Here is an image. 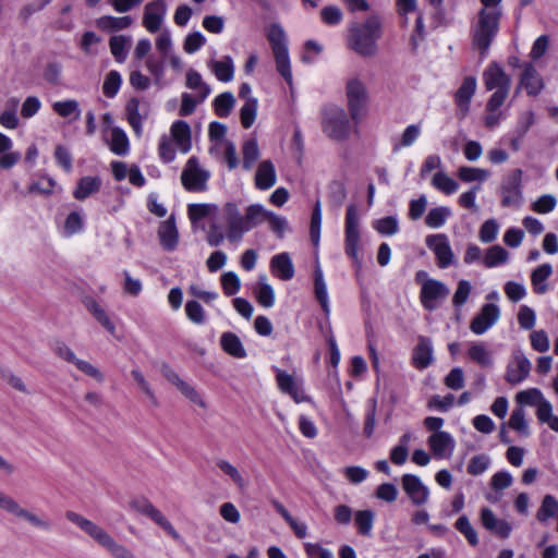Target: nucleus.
<instances>
[{
	"instance_id": "nucleus-53",
	"label": "nucleus",
	"mask_w": 558,
	"mask_h": 558,
	"mask_svg": "<svg viewBox=\"0 0 558 558\" xmlns=\"http://www.w3.org/2000/svg\"><path fill=\"white\" fill-rule=\"evenodd\" d=\"M235 99L232 93L226 92L218 95L214 100L215 112L221 118H226L230 114L234 107Z\"/></svg>"
},
{
	"instance_id": "nucleus-50",
	"label": "nucleus",
	"mask_w": 558,
	"mask_h": 558,
	"mask_svg": "<svg viewBox=\"0 0 558 558\" xmlns=\"http://www.w3.org/2000/svg\"><path fill=\"white\" fill-rule=\"evenodd\" d=\"M432 185L446 195L453 194L459 187L452 178L441 171L434 174Z\"/></svg>"
},
{
	"instance_id": "nucleus-28",
	"label": "nucleus",
	"mask_w": 558,
	"mask_h": 558,
	"mask_svg": "<svg viewBox=\"0 0 558 558\" xmlns=\"http://www.w3.org/2000/svg\"><path fill=\"white\" fill-rule=\"evenodd\" d=\"M270 268L274 276L281 280H290L294 276V267L288 253H281L271 258Z\"/></svg>"
},
{
	"instance_id": "nucleus-35",
	"label": "nucleus",
	"mask_w": 558,
	"mask_h": 558,
	"mask_svg": "<svg viewBox=\"0 0 558 558\" xmlns=\"http://www.w3.org/2000/svg\"><path fill=\"white\" fill-rule=\"evenodd\" d=\"M133 23L130 16L104 15L96 20V26L104 32H117L128 28Z\"/></svg>"
},
{
	"instance_id": "nucleus-49",
	"label": "nucleus",
	"mask_w": 558,
	"mask_h": 558,
	"mask_svg": "<svg viewBox=\"0 0 558 558\" xmlns=\"http://www.w3.org/2000/svg\"><path fill=\"white\" fill-rule=\"evenodd\" d=\"M450 215L451 210L448 207L439 206L432 208L425 217V225L429 228H440Z\"/></svg>"
},
{
	"instance_id": "nucleus-26",
	"label": "nucleus",
	"mask_w": 558,
	"mask_h": 558,
	"mask_svg": "<svg viewBox=\"0 0 558 558\" xmlns=\"http://www.w3.org/2000/svg\"><path fill=\"white\" fill-rule=\"evenodd\" d=\"M360 241V215L356 205L350 204L345 213V243L357 244Z\"/></svg>"
},
{
	"instance_id": "nucleus-2",
	"label": "nucleus",
	"mask_w": 558,
	"mask_h": 558,
	"mask_svg": "<svg viewBox=\"0 0 558 558\" xmlns=\"http://www.w3.org/2000/svg\"><path fill=\"white\" fill-rule=\"evenodd\" d=\"M500 15L499 9H481L471 24L472 48L478 52L481 60L487 57L489 48L498 34Z\"/></svg>"
},
{
	"instance_id": "nucleus-15",
	"label": "nucleus",
	"mask_w": 558,
	"mask_h": 558,
	"mask_svg": "<svg viewBox=\"0 0 558 558\" xmlns=\"http://www.w3.org/2000/svg\"><path fill=\"white\" fill-rule=\"evenodd\" d=\"M500 315V307L497 304L485 303L471 320L470 330L477 336L484 335L497 324Z\"/></svg>"
},
{
	"instance_id": "nucleus-27",
	"label": "nucleus",
	"mask_w": 558,
	"mask_h": 558,
	"mask_svg": "<svg viewBox=\"0 0 558 558\" xmlns=\"http://www.w3.org/2000/svg\"><path fill=\"white\" fill-rule=\"evenodd\" d=\"M314 293H315V298L319 302L323 311L326 314H329L330 303H329L327 284H326L325 278H324L323 269H322L318 260L316 262L315 270H314Z\"/></svg>"
},
{
	"instance_id": "nucleus-19",
	"label": "nucleus",
	"mask_w": 558,
	"mask_h": 558,
	"mask_svg": "<svg viewBox=\"0 0 558 558\" xmlns=\"http://www.w3.org/2000/svg\"><path fill=\"white\" fill-rule=\"evenodd\" d=\"M530 372L531 362L522 352H517L508 363L505 378L510 385H519L527 378Z\"/></svg>"
},
{
	"instance_id": "nucleus-9",
	"label": "nucleus",
	"mask_w": 558,
	"mask_h": 558,
	"mask_svg": "<svg viewBox=\"0 0 558 558\" xmlns=\"http://www.w3.org/2000/svg\"><path fill=\"white\" fill-rule=\"evenodd\" d=\"M0 509L9 514L27 522L31 526L48 532L51 530L50 520L44 515L38 514L22 507L20 502L13 497L0 492Z\"/></svg>"
},
{
	"instance_id": "nucleus-55",
	"label": "nucleus",
	"mask_w": 558,
	"mask_h": 558,
	"mask_svg": "<svg viewBox=\"0 0 558 558\" xmlns=\"http://www.w3.org/2000/svg\"><path fill=\"white\" fill-rule=\"evenodd\" d=\"M257 113V99L256 98H247L245 104L242 106L240 110V119L241 124L244 129H250L256 119Z\"/></svg>"
},
{
	"instance_id": "nucleus-34",
	"label": "nucleus",
	"mask_w": 558,
	"mask_h": 558,
	"mask_svg": "<svg viewBox=\"0 0 558 558\" xmlns=\"http://www.w3.org/2000/svg\"><path fill=\"white\" fill-rule=\"evenodd\" d=\"M209 68L220 82H230L234 75V64L231 57L226 56L221 60H211Z\"/></svg>"
},
{
	"instance_id": "nucleus-51",
	"label": "nucleus",
	"mask_w": 558,
	"mask_h": 558,
	"mask_svg": "<svg viewBox=\"0 0 558 558\" xmlns=\"http://www.w3.org/2000/svg\"><path fill=\"white\" fill-rule=\"evenodd\" d=\"M270 213L267 211L262 205L254 204L246 208L244 218L250 227L253 229L257 225L268 220Z\"/></svg>"
},
{
	"instance_id": "nucleus-1",
	"label": "nucleus",
	"mask_w": 558,
	"mask_h": 558,
	"mask_svg": "<svg viewBox=\"0 0 558 558\" xmlns=\"http://www.w3.org/2000/svg\"><path fill=\"white\" fill-rule=\"evenodd\" d=\"M383 34V24L377 15L368 16L364 22L350 25L347 46L361 57L369 58L377 53V41Z\"/></svg>"
},
{
	"instance_id": "nucleus-61",
	"label": "nucleus",
	"mask_w": 558,
	"mask_h": 558,
	"mask_svg": "<svg viewBox=\"0 0 558 558\" xmlns=\"http://www.w3.org/2000/svg\"><path fill=\"white\" fill-rule=\"evenodd\" d=\"M122 78L119 72L112 70L110 71L104 81L102 92L108 98H113L121 86Z\"/></svg>"
},
{
	"instance_id": "nucleus-36",
	"label": "nucleus",
	"mask_w": 558,
	"mask_h": 558,
	"mask_svg": "<svg viewBox=\"0 0 558 558\" xmlns=\"http://www.w3.org/2000/svg\"><path fill=\"white\" fill-rule=\"evenodd\" d=\"M413 438V433L407 432L400 437L399 442L391 448L389 457L393 464L403 465L407 462L409 457V445Z\"/></svg>"
},
{
	"instance_id": "nucleus-18",
	"label": "nucleus",
	"mask_w": 558,
	"mask_h": 558,
	"mask_svg": "<svg viewBox=\"0 0 558 558\" xmlns=\"http://www.w3.org/2000/svg\"><path fill=\"white\" fill-rule=\"evenodd\" d=\"M427 445L434 458L449 459L456 448V440L448 432H436L427 438Z\"/></svg>"
},
{
	"instance_id": "nucleus-8",
	"label": "nucleus",
	"mask_w": 558,
	"mask_h": 558,
	"mask_svg": "<svg viewBox=\"0 0 558 558\" xmlns=\"http://www.w3.org/2000/svg\"><path fill=\"white\" fill-rule=\"evenodd\" d=\"M416 280L421 283L420 300L423 307L429 312L437 310L449 294L448 287L441 281L428 278L425 271H418Z\"/></svg>"
},
{
	"instance_id": "nucleus-64",
	"label": "nucleus",
	"mask_w": 558,
	"mask_h": 558,
	"mask_svg": "<svg viewBox=\"0 0 558 558\" xmlns=\"http://www.w3.org/2000/svg\"><path fill=\"white\" fill-rule=\"evenodd\" d=\"M221 286L225 294L231 296L239 292L241 281L236 274L229 271L221 276Z\"/></svg>"
},
{
	"instance_id": "nucleus-45",
	"label": "nucleus",
	"mask_w": 558,
	"mask_h": 558,
	"mask_svg": "<svg viewBox=\"0 0 558 558\" xmlns=\"http://www.w3.org/2000/svg\"><path fill=\"white\" fill-rule=\"evenodd\" d=\"M457 174L461 181L470 183V182L486 181L489 178L490 172L488 170L482 169V168L463 166L458 169Z\"/></svg>"
},
{
	"instance_id": "nucleus-31",
	"label": "nucleus",
	"mask_w": 558,
	"mask_h": 558,
	"mask_svg": "<svg viewBox=\"0 0 558 558\" xmlns=\"http://www.w3.org/2000/svg\"><path fill=\"white\" fill-rule=\"evenodd\" d=\"M171 135L180 151L187 153L191 148V129L187 122L179 120L171 126Z\"/></svg>"
},
{
	"instance_id": "nucleus-59",
	"label": "nucleus",
	"mask_w": 558,
	"mask_h": 558,
	"mask_svg": "<svg viewBox=\"0 0 558 558\" xmlns=\"http://www.w3.org/2000/svg\"><path fill=\"white\" fill-rule=\"evenodd\" d=\"M328 197L330 202L340 207L347 198L345 184L340 180H333L328 185Z\"/></svg>"
},
{
	"instance_id": "nucleus-17",
	"label": "nucleus",
	"mask_w": 558,
	"mask_h": 558,
	"mask_svg": "<svg viewBox=\"0 0 558 558\" xmlns=\"http://www.w3.org/2000/svg\"><path fill=\"white\" fill-rule=\"evenodd\" d=\"M522 170L514 169L501 185V205L505 207L518 206L522 199L521 192Z\"/></svg>"
},
{
	"instance_id": "nucleus-43",
	"label": "nucleus",
	"mask_w": 558,
	"mask_h": 558,
	"mask_svg": "<svg viewBox=\"0 0 558 558\" xmlns=\"http://www.w3.org/2000/svg\"><path fill=\"white\" fill-rule=\"evenodd\" d=\"M52 110L62 118H72L73 120H77L81 117L80 105L75 99L56 101L52 104Z\"/></svg>"
},
{
	"instance_id": "nucleus-58",
	"label": "nucleus",
	"mask_w": 558,
	"mask_h": 558,
	"mask_svg": "<svg viewBox=\"0 0 558 558\" xmlns=\"http://www.w3.org/2000/svg\"><path fill=\"white\" fill-rule=\"evenodd\" d=\"M492 464L490 457L480 453L471 458L468 464V473L474 476L485 473Z\"/></svg>"
},
{
	"instance_id": "nucleus-21",
	"label": "nucleus",
	"mask_w": 558,
	"mask_h": 558,
	"mask_svg": "<svg viewBox=\"0 0 558 558\" xmlns=\"http://www.w3.org/2000/svg\"><path fill=\"white\" fill-rule=\"evenodd\" d=\"M148 105L142 104L138 98L132 97L125 105V116L129 124L136 135L142 134L143 122L148 118Z\"/></svg>"
},
{
	"instance_id": "nucleus-4",
	"label": "nucleus",
	"mask_w": 558,
	"mask_h": 558,
	"mask_svg": "<svg viewBox=\"0 0 558 558\" xmlns=\"http://www.w3.org/2000/svg\"><path fill=\"white\" fill-rule=\"evenodd\" d=\"M225 213L227 229L213 225L208 233V241L210 244H219L225 240H228L229 242L240 241L242 235L251 230L244 216L240 214L234 204H227Z\"/></svg>"
},
{
	"instance_id": "nucleus-14",
	"label": "nucleus",
	"mask_w": 558,
	"mask_h": 558,
	"mask_svg": "<svg viewBox=\"0 0 558 558\" xmlns=\"http://www.w3.org/2000/svg\"><path fill=\"white\" fill-rule=\"evenodd\" d=\"M209 172L201 168L196 157H191L181 173V183L189 192H204L207 190Z\"/></svg>"
},
{
	"instance_id": "nucleus-24",
	"label": "nucleus",
	"mask_w": 558,
	"mask_h": 558,
	"mask_svg": "<svg viewBox=\"0 0 558 558\" xmlns=\"http://www.w3.org/2000/svg\"><path fill=\"white\" fill-rule=\"evenodd\" d=\"M481 520L485 529L499 537L506 538L512 531V526L509 522L496 518L494 512L488 508L482 509Z\"/></svg>"
},
{
	"instance_id": "nucleus-57",
	"label": "nucleus",
	"mask_w": 558,
	"mask_h": 558,
	"mask_svg": "<svg viewBox=\"0 0 558 558\" xmlns=\"http://www.w3.org/2000/svg\"><path fill=\"white\" fill-rule=\"evenodd\" d=\"M129 39L125 36H112L109 40L110 51L118 62H123L128 54Z\"/></svg>"
},
{
	"instance_id": "nucleus-38",
	"label": "nucleus",
	"mask_w": 558,
	"mask_h": 558,
	"mask_svg": "<svg viewBox=\"0 0 558 558\" xmlns=\"http://www.w3.org/2000/svg\"><path fill=\"white\" fill-rule=\"evenodd\" d=\"M508 426L521 437L531 435L530 423L523 408H515L509 417Z\"/></svg>"
},
{
	"instance_id": "nucleus-41",
	"label": "nucleus",
	"mask_w": 558,
	"mask_h": 558,
	"mask_svg": "<svg viewBox=\"0 0 558 558\" xmlns=\"http://www.w3.org/2000/svg\"><path fill=\"white\" fill-rule=\"evenodd\" d=\"M87 310L109 333H116L114 323L111 320L107 311L98 302L90 301L87 304Z\"/></svg>"
},
{
	"instance_id": "nucleus-3",
	"label": "nucleus",
	"mask_w": 558,
	"mask_h": 558,
	"mask_svg": "<svg viewBox=\"0 0 558 558\" xmlns=\"http://www.w3.org/2000/svg\"><path fill=\"white\" fill-rule=\"evenodd\" d=\"M65 518L90 536L98 545L105 548L113 558H135L123 545L119 544L105 529L88 520L82 514L68 511Z\"/></svg>"
},
{
	"instance_id": "nucleus-52",
	"label": "nucleus",
	"mask_w": 558,
	"mask_h": 558,
	"mask_svg": "<svg viewBox=\"0 0 558 558\" xmlns=\"http://www.w3.org/2000/svg\"><path fill=\"white\" fill-rule=\"evenodd\" d=\"M555 514L558 515V501L554 496L545 495L537 510L536 518L541 522H546Z\"/></svg>"
},
{
	"instance_id": "nucleus-39",
	"label": "nucleus",
	"mask_w": 558,
	"mask_h": 558,
	"mask_svg": "<svg viewBox=\"0 0 558 558\" xmlns=\"http://www.w3.org/2000/svg\"><path fill=\"white\" fill-rule=\"evenodd\" d=\"M220 343L222 349L230 355L236 359H243L246 356V351L240 340V338L232 332H225L221 336Z\"/></svg>"
},
{
	"instance_id": "nucleus-40",
	"label": "nucleus",
	"mask_w": 558,
	"mask_h": 558,
	"mask_svg": "<svg viewBox=\"0 0 558 558\" xmlns=\"http://www.w3.org/2000/svg\"><path fill=\"white\" fill-rule=\"evenodd\" d=\"M185 86L195 92V95H201V98H207L210 93V86L203 81L202 75L194 69L186 72Z\"/></svg>"
},
{
	"instance_id": "nucleus-29",
	"label": "nucleus",
	"mask_w": 558,
	"mask_h": 558,
	"mask_svg": "<svg viewBox=\"0 0 558 558\" xmlns=\"http://www.w3.org/2000/svg\"><path fill=\"white\" fill-rule=\"evenodd\" d=\"M253 293L260 306L270 308L275 305V290L268 283L265 275H259L258 283L254 288Z\"/></svg>"
},
{
	"instance_id": "nucleus-30",
	"label": "nucleus",
	"mask_w": 558,
	"mask_h": 558,
	"mask_svg": "<svg viewBox=\"0 0 558 558\" xmlns=\"http://www.w3.org/2000/svg\"><path fill=\"white\" fill-rule=\"evenodd\" d=\"M276 183V170L270 160H264L259 163L256 174L255 184L259 190H268Z\"/></svg>"
},
{
	"instance_id": "nucleus-33",
	"label": "nucleus",
	"mask_w": 558,
	"mask_h": 558,
	"mask_svg": "<svg viewBox=\"0 0 558 558\" xmlns=\"http://www.w3.org/2000/svg\"><path fill=\"white\" fill-rule=\"evenodd\" d=\"M107 143L110 150L118 156H124L130 150L129 138L125 132L118 126L111 128L110 137Z\"/></svg>"
},
{
	"instance_id": "nucleus-25",
	"label": "nucleus",
	"mask_w": 558,
	"mask_h": 558,
	"mask_svg": "<svg viewBox=\"0 0 558 558\" xmlns=\"http://www.w3.org/2000/svg\"><path fill=\"white\" fill-rule=\"evenodd\" d=\"M476 78L475 76L464 77L461 86L458 88L454 95V101L459 109L465 116L470 109V102L476 90Z\"/></svg>"
},
{
	"instance_id": "nucleus-22",
	"label": "nucleus",
	"mask_w": 558,
	"mask_h": 558,
	"mask_svg": "<svg viewBox=\"0 0 558 558\" xmlns=\"http://www.w3.org/2000/svg\"><path fill=\"white\" fill-rule=\"evenodd\" d=\"M434 361V348L429 338L420 336L412 354V364L417 369L427 368Z\"/></svg>"
},
{
	"instance_id": "nucleus-56",
	"label": "nucleus",
	"mask_w": 558,
	"mask_h": 558,
	"mask_svg": "<svg viewBox=\"0 0 558 558\" xmlns=\"http://www.w3.org/2000/svg\"><path fill=\"white\" fill-rule=\"evenodd\" d=\"M320 228H322V204L320 201L317 199L311 218V227H310V238L312 244H318L320 241Z\"/></svg>"
},
{
	"instance_id": "nucleus-47",
	"label": "nucleus",
	"mask_w": 558,
	"mask_h": 558,
	"mask_svg": "<svg viewBox=\"0 0 558 558\" xmlns=\"http://www.w3.org/2000/svg\"><path fill=\"white\" fill-rule=\"evenodd\" d=\"M375 514L372 510H359L354 514V522L360 534L369 536L373 530Z\"/></svg>"
},
{
	"instance_id": "nucleus-12",
	"label": "nucleus",
	"mask_w": 558,
	"mask_h": 558,
	"mask_svg": "<svg viewBox=\"0 0 558 558\" xmlns=\"http://www.w3.org/2000/svg\"><path fill=\"white\" fill-rule=\"evenodd\" d=\"M130 507L134 511L148 517L151 521L159 525L172 539H174L175 542H182L181 535L174 529L172 523L149 500H147L146 498H135L130 502Z\"/></svg>"
},
{
	"instance_id": "nucleus-62",
	"label": "nucleus",
	"mask_w": 558,
	"mask_h": 558,
	"mask_svg": "<svg viewBox=\"0 0 558 558\" xmlns=\"http://www.w3.org/2000/svg\"><path fill=\"white\" fill-rule=\"evenodd\" d=\"M437 265L440 268H447L457 262V257L451 246H433Z\"/></svg>"
},
{
	"instance_id": "nucleus-32",
	"label": "nucleus",
	"mask_w": 558,
	"mask_h": 558,
	"mask_svg": "<svg viewBox=\"0 0 558 558\" xmlns=\"http://www.w3.org/2000/svg\"><path fill=\"white\" fill-rule=\"evenodd\" d=\"M217 468L230 478V481L241 490L245 489L248 485L247 478L244 474L230 461L219 459L216 462Z\"/></svg>"
},
{
	"instance_id": "nucleus-42",
	"label": "nucleus",
	"mask_w": 558,
	"mask_h": 558,
	"mask_svg": "<svg viewBox=\"0 0 558 558\" xmlns=\"http://www.w3.org/2000/svg\"><path fill=\"white\" fill-rule=\"evenodd\" d=\"M553 269L549 264H543L531 275V282L537 294H544L547 291L546 280L551 275Z\"/></svg>"
},
{
	"instance_id": "nucleus-13",
	"label": "nucleus",
	"mask_w": 558,
	"mask_h": 558,
	"mask_svg": "<svg viewBox=\"0 0 558 558\" xmlns=\"http://www.w3.org/2000/svg\"><path fill=\"white\" fill-rule=\"evenodd\" d=\"M345 95L350 116L354 121H359L364 116L368 99L365 84L357 77L348 80Z\"/></svg>"
},
{
	"instance_id": "nucleus-44",
	"label": "nucleus",
	"mask_w": 558,
	"mask_h": 558,
	"mask_svg": "<svg viewBox=\"0 0 558 558\" xmlns=\"http://www.w3.org/2000/svg\"><path fill=\"white\" fill-rule=\"evenodd\" d=\"M468 354L473 362L482 366H490L493 364L490 351L481 342H472Z\"/></svg>"
},
{
	"instance_id": "nucleus-23",
	"label": "nucleus",
	"mask_w": 558,
	"mask_h": 558,
	"mask_svg": "<svg viewBox=\"0 0 558 558\" xmlns=\"http://www.w3.org/2000/svg\"><path fill=\"white\" fill-rule=\"evenodd\" d=\"M519 87H523L529 96H537L544 88V82L535 66L526 63L523 68Z\"/></svg>"
},
{
	"instance_id": "nucleus-46",
	"label": "nucleus",
	"mask_w": 558,
	"mask_h": 558,
	"mask_svg": "<svg viewBox=\"0 0 558 558\" xmlns=\"http://www.w3.org/2000/svg\"><path fill=\"white\" fill-rule=\"evenodd\" d=\"M508 257V252L502 246H490L483 257V264L488 268L497 267L505 264Z\"/></svg>"
},
{
	"instance_id": "nucleus-11",
	"label": "nucleus",
	"mask_w": 558,
	"mask_h": 558,
	"mask_svg": "<svg viewBox=\"0 0 558 558\" xmlns=\"http://www.w3.org/2000/svg\"><path fill=\"white\" fill-rule=\"evenodd\" d=\"M276 381L279 390L288 395L295 403L311 402V397L305 392L304 380L296 374H290L275 367Z\"/></svg>"
},
{
	"instance_id": "nucleus-63",
	"label": "nucleus",
	"mask_w": 558,
	"mask_h": 558,
	"mask_svg": "<svg viewBox=\"0 0 558 558\" xmlns=\"http://www.w3.org/2000/svg\"><path fill=\"white\" fill-rule=\"evenodd\" d=\"M185 313L187 318L196 325L206 323V314L203 306L196 301H187L185 304Z\"/></svg>"
},
{
	"instance_id": "nucleus-37",
	"label": "nucleus",
	"mask_w": 558,
	"mask_h": 558,
	"mask_svg": "<svg viewBox=\"0 0 558 558\" xmlns=\"http://www.w3.org/2000/svg\"><path fill=\"white\" fill-rule=\"evenodd\" d=\"M100 185L101 180L98 177H83L78 180L77 186L73 192V196L78 201H83L97 193Z\"/></svg>"
},
{
	"instance_id": "nucleus-60",
	"label": "nucleus",
	"mask_w": 558,
	"mask_h": 558,
	"mask_svg": "<svg viewBox=\"0 0 558 558\" xmlns=\"http://www.w3.org/2000/svg\"><path fill=\"white\" fill-rule=\"evenodd\" d=\"M205 99L206 98H201V95H191L189 93H183L181 95V106L179 109V114L181 117L191 116L195 111L197 105L205 101Z\"/></svg>"
},
{
	"instance_id": "nucleus-6",
	"label": "nucleus",
	"mask_w": 558,
	"mask_h": 558,
	"mask_svg": "<svg viewBox=\"0 0 558 558\" xmlns=\"http://www.w3.org/2000/svg\"><path fill=\"white\" fill-rule=\"evenodd\" d=\"M483 81L487 90H494L488 99V108L501 107L510 92V76L497 62H492L483 72Z\"/></svg>"
},
{
	"instance_id": "nucleus-7",
	"label": "nucleus",
	"mask_w": 558,
	"mask_h": 558,
	"mask_svg": "<svg viewBox=\"0 0 558 558\" xmlns=\"http://www.w3.org/2000/svg\"><path fill=\"white\" fill-rule=\"evenodd\" d=\"M267 39L274 53L278 73L291 86L293 78L288 51L287 35L283 28L279 24L270 25L267 33Z\"/></svg>"
},
{
	"instance_id": "nucleus-48",
	"label": "nucleus",
	"mask_w": 558,
	"mask_h": 558,
	"mask_svg": "<svg viewBox=\"0 0 558 558\" xmlns=\"http://www.w3.org/2000/svg\"><path fill=\"white\" fill-rule=\"evenodd\" d=\"M243 154V169L251 170L254 163L259 158V149L257 145V141L255 138H250L244 142L242 147Z\"/></svg>"
},
{
	"instance_id": "nucleus-54",
	"label": "nucleus",
	"mask_w": 558,
	"mask_h": 558,
	"mask_svg": "<svg viewBox=\"0 0 558 558\" xmlns=\"http://www.w3.org/2000/svg\"><path fill=\"white\" fill-rule=\"evenodd\" d=\"M372 226L384 236L396 234L399 230L398 219L392 216L376 219L372 222Z\"/></svg>"
},
{
	"instance_id": "nucleus-5",
	"label": "nucleus",
	"mask_w": 558,
	"mask_h": 558,
	"mask_svg": "<svg viewBox=\"0 0 558 558\" xmlns=\"http://www.w3.org/2000/svg\"><path fill=\"white\" fill-rule=\"evenodd\" d=\"M515 401L522 408L524 405L536 408V417L541 424H546L548 427L558 433V415L554 414V408L549 400H547L538 388H529L521 390L515 395Z\"/></svg>"
},
{
	"instance_id": "nucleus-16",
	"label": "nucleus",
	"mask_w": 558,
	"mask_h": 558,
	"mask_svg": "<svg viewBox=\"0 0 558 558\" xmlns=\"http://www.w3.org/2000/svg\"><path fill=\"white\" fill-rule=\"evenodd\" d=\"M401 484L404 493L414 506H424L429 499V488L426 486L420 476L414 474H403Z\"/></svg>"
},
{
	"instance_id": "nucleus-20",
	"label": "nucleus",
	"mask_w": 558,
	"mask_h": 558,
	"mask_svg": "<svg viewBox=\"0 0 558 558\" xmlns=\"http://www.w3.org/2000/svg\"><path fill=\"white\" fill-rule=\"evenodd\" d=\"M167 5L165 0L148 2L144 8L143 25L149 33H156L165 20Z\"/></svg>"
},
{
	"instance_id": "nucleus-10",
	"label": "nucleus",
	"mask_w": 558,
	"mask_h": 558,
	"mask_svg": "<svg viewBox=\"0 0 558 558\" xmlns=\"http://www.w3.org/2000/svg\"><path fill=\"white\" fill-rule=\"evenodd\" d=\"M323 131L332 140L344 141L349 137L351 125L343 108L331 106L324 112Z\"/></svg>"
}]
</instances>
